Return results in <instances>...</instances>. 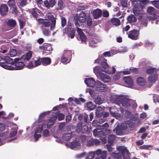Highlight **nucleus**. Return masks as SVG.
I'll return each instance as SVG.
<instances>
[{
  "mask_svg": "<svg viewBox=\"0 0 159 159\" xmlns=\"http://www.w3.org/2000/svg\"><path fill=\"white\" fill-rule=\"evenodd\" d=\"M25 61L20 57L15 58L11 65H14L15 66L13 67L11 66H6V69L9 70H20L24 68L25 64Z\"/></svg>",
  "mask_w": 159,
  "mask_h": 159,
  "instance_id": "f257e3e1",
  "label": "nucleus"
},
{
  "mask_svg": "<svg viewBox=\"0 0 159 159\" xmlns=\"http://www.w3.org/2000/svg\"><path fill=\"white\" fill-rule=\"evenodd\" d=\"M116 101L118 104L121 103L123 106L128 107L130 106L132 101L125 97L118 96L116 97Z\"/></svg>",
  "mask_w": 159,
  "mask_h": 159,
  "instance_id": "f03ea898",
  "label": "nucleus"
},
{
  "mask_svg": "<svg viewBox=\"0 0 159 159\" xmlns=\"http://www.w3.org/2000/svg\"><path fill=\"white\" fill-rule=\"evenodd\" d=\"M41 20V19L39 18L38 19V21L42 25L43 28H48L50 27L51 30H52L54 29L56 24V20H53L52 21L46 20L40 21Z\"/></svg>",
  "mask_w": 159,
  "mask_h": 159,
  "instance_id": "7ed1b4c3",
  "label": "nucleus"
},
{
  "mask_svg": "<svg viewBox=\"0 0 159 159\" xmlns=\"http://www.w3.org/2000/svg\"><path fill=\"white\" fill-rule=\"evenodd\" d=\"M101 126L99 125H97L96 129L94 130L93 131V134L95 137H102L103 139H101L103 143H105L106 142V139H105V135L103 134V132L101 130L98 131L100 129L99 128Z\"/></svg>",
  "mask_w": 159,
  "mask_h": 159,
  "instance_id": "20e7f679",
  "label": "nucleus"
},
{
  "mask_svg": "<svg viewBox=\"0 0 159 159\" xmlns=\"http://www.w3.org/2000/svg\"><path fill=\"white\" fill-rule=\"evenodd\" d=\"M13 62V60L8 56H4L3 58L0 57V66L6 69V63L11 64Z\"/></svg>",
  "mask_w": 159,
  "mask_h": 159,
  "instance_id": "39448f33",
  "label": "nucleus"
},
{
  "mask_svg": "<svg viewBox=\"0 0 159 159\" xmlns=\"http://www.w3.org/2000/svg\"><path fill=\"white\" fill-rule=\"evenodd\" d=\"M107 61V60L104 59L103 57H99L95 61V63H100L101 62L102 67L101 70L102 71L104 72V70H108L109 68V65L106 62Z\"/></svg>",
  "mask_w": 159,
  "mask_h": 159,
  "instance_id": "423d86ee",
  "label": "nucleus"
},
{
  "mask_svg": "<svg viewBox=\"0 0 159 159\" xmlns=\"http://www.w3.org/2000/svg\"><path fill=\"white\" fill-rule=\"evenodd\" d=\"M45 126L46 125L43 124L41 126H39L36 129L34 135V138L35 139L36 141H37L38 139L41 137V133L42 130L43 129L45 128Z\"/></svg>",
  "mask_w": 159,
  "mask_h": 159,
  "instance_id": "0eeeda50",
  "label": "nucleus"
},
{
  "mask_svg": "<svg viewBox=\"0 0 159 159\" xmlns=\"http://www.w3.org/2000/svg\"><path fill=\"white\" fill-rule=\"evenodd\" d=\"M141 7L139 6L134 7L133 11L134 14L136 16L139 15V19H141L142 17L145 14V13L142 10H140L139 8Z\"/></svg>",
  "mask_w": 159,
  "mask_h": 159,
  "instance_id": "6e6552de",
  "label": "nucleus"
},
{
  "mask_svg": "<svg viewBox=\"0 0 159 159\" xmlns=\"http://www.w3.org/2000/svg\"><path fill=\"white\" fill-rule=\"evenodd\" d=\"M139 34V30H134L129 32L128 34L129 38L133 40H136L138 39Z\"/></svg>",
  "mask_w": 159,
  "mask_h": 159,
  "instance_id": "1a4fd4ad",
  "label": "nucleus"
},
{
  "mask_svg": "<svg viewBox=\"0 0 159 159\" xmlns=\"http://www.w3.org/2000/svg\"><path fill=\"white\" fill-rule=\"evenodd\" d=\"M95 87L97 90L100 91H105L107 90L106 86L99 80L96 81Z\"/></svg>",
  "mask_w": 159,
  "mask_h": 159,
  "instance_id": "9d476101",
  "label": "nucleus"
},
{
  "mask_svg": "<svg viewBox=\"0 0 159 159\" xmlns=\"http://www.w3.org/2000/svg\"><path fill=\"white\" fill-rule=\"evenodd\" d=\"M84 82L86 85L89 87H93L94 86H95L96 82H95L94 80L92 78L86 79Z\"/></svg>",
  "mask_w": 159,
  "mask_h": 159,
  "instance_id": "9b49d317",
  "label": "nucleus"
},
{
  "mask_svg": "<svg viewBox=\"0 0 159 159\" xmlns=\"http://www.w3.org/2000/svg\"><path fill=\"white\" fill-rule=\"evenodd\" d=\"M109 111L111 115L113 117H116L117 119H119L120 117V114L116 112V108L114 107H109Z\"/></svg>",
  "mask_w": 159,
  "mask_h": 159,
  "instance_id": "f8f14e48",
  "label": "nucleus"
},
{
  "mask_svg": "<svg viewBox=\"0 0 159 159\" xmlns=\"http://www.w3.org/2000/svg\"><path fill=\"white\" fill-rule=\"evenodd\" d=\"M101 80L104 82L108 83L111 81V78L108 75L104 73L100 74L99 76Z\"/></svg>",
  "mask_w": 159,
  "mask_h": 159,
  "instance_id": "ddd939ff",
  "label": "nucleus"
},
{
  "mask_svg": "<svg viewBox=\"0 0 159 159\" xmlns=\"http://www.w3.org/2000/svg\"><path fill=\"white\" fill-rule=\"evenodd\" d=\"M56 3V2L55 0H50L49 1L45 0L44 2V6L48 8L53 7L55 5Z\"/></svg>",
  "mask_w": 159,
  "mask_h": 159,
  "instance_id": "4468645a",
  "label": "nucleus"
},
{
  "mask_svg": "<svg viewBox=\"0 0 159 159\" xmlns=\"http://www.w3.org/2000/svg\"><path fill=\"white\" fill-rule=\"evenodd\" d=\"M70 148L72 149H78L81 147L80 144L76 141H75L70 143Z\"/></svg>",
  "mask_w": 159,
  "mask_h": 159,
  "instance_id": "2eb2a0df",
  "label": "nucleus"
},
{
  "mask_svg": "<svg viewBox=\"0 0 159 159\" xmlns=\"http://www.w3.org/2000/svg\"><path fill=\"white\" fill-rule=\"evenodd\" d=\"M102 14V11L99 9H97L93 10V15L95 19L100 17L101 16Z\"/></svg>",
  "mask_w": 159,
  "mask_h": 159,
  "instance_id": "dca6fc26",
  "label": "nucleus"
},
{
  "mask_svg": "<svg viewBox=\"0 0 159 159\" xmlns=\"http://www.w3.org/2000/svg\"><path fill=\"white\" fill-rule=\"evenodd\" d=\"M78 20L80 23L85 22L86 20V14L83 12H81L78 17Z\"/></svg>",
  "mask_w": 159,
  "mask_h": 159,
  "instance_id": "f3484780",
  "label": "nucleus"
},
{
  "mask_svg": "<svg viewBox=\"0 0 159 159\" xmlns=\"http://www.w3.org/2000/svg\"><path fill=\"white\" fill-rule=\"evenodd\" d=\"M18 127L16 124H13L12 125V128L10 134L11 137H13L15 136L17 133Z\"/></svg>",
  "mask_w": 159,
  "mask_h": 159,
  "instance_id": "a211bd4d",
  "label": "nucleus"
},
{
  "mask_svg": "<svg viewBox=\"0 0 159 159\" xmlns=\"http://www.w3.org/2000/svg\"><path fill=\"white\" fill-rule=\"evenodd\" d=\"M8 11V8L6 5H1L0 7V13L3 16L6 14Z\"/></svg>",
  "mask_w": 159,
  "mask_h": 159,
  "instance_id": "6ab92c4d",
  "label": "nucleus"
},
{
  "mask_svg": "<svg viewBox=\"0 0 159 159\" xmlns=\"http://www.w3.org/2000/svg\"><path fill=\"white\" fill-rule=\"evenodd\" d=\"M33 52L30 51L24 55L20 58L24 61L29 60L32 56Z\"/></svg>",
  "mask_w": 159,
  "mask_h": 159,
  "instance_id": "aec40b11",
  "label": "nucleus"
},
{
  "mask_svg": "<svg viewBox=\"0 0 159 159\" xmlns=\"http://www.w3.org/2000/svg\"><path fill=\"white\" fill-rule=\"evenodd\" d=\"M125 82L129 85V87H131L133 84V83L132 79L129 76L125 77L124 78Z\"/></svg>",
  "mask_w": 159,
  "mask_h": 159,
  "instance_id": "412c9836",
  "label": "nucleus"
},
{
  "mask_svg": "<svg viewBox=\"0 0 159 159\" xmlns=\"http://www.w3.org/2000/svg\"><path fill=\"white\" fill-rule=\"evenodd\" d=\"M54 114L55 115L53 116L52 118L49 120V122L47 125V128H49L51 126H52L54 124V121L57 119L56 114L55 113Z\"/></svg>",
  "mask_w": 159,
  "mask_h": 159,
  "instance_id": "4be33fe9",
  "label": "nucleus"
},
{
  "mask_svg": "<svg viewBox=\"0 0 159 159\" xmlns=\"http://www.w3.org/2000/svg\"><path fill=\"white\" fill-rule=\"evenodd\" d=\"M40 48L43 50V51L47 53H49L52 50V48L51 45L49 44L46 45L45 47H40Z\"/></svg>",
  "mask_w": 159,
  "mask_h": 159,
  "instance_id": "5701e85b",
  "label": "nucleus"
},
{
  "mask_svg": "<svg viewBox=\"0 0 159 159\" xmlns=\"http://www.w3.org/2000/svg\"><path fill=\"white\" fill-rule=\"evenodd\" d=\"M147 12L150 15H153V17L152 19H154L155 18V14L156 12V10L152 7H148L147 9Z\"/></svg>",
  "mask_w": 159,
  "mask_h": 159,
  "instance_id": "b1692460",
  "label": "nucleus"
},
{
  "mask_svg": "<svg viewBox=\"0 0 159 159\" xmlns=\"http://www.w3.org/2000/svg\"><path fill=\"white\" fill-rule=\"evenodd\" d=\"M158 79V74H155L150 75L148 78V80L151 83H154Z\"/></svg>",
  "mask_w": 159,
  "mask_h": 159,
  "instance_id": "393cba45",
  "label": "nucleus"
},
{
  "mask_svg": "<svg viewBox=\"0 0 159 159\" xmlns=\"http://www.w3.org/2000/svg\"><path fill=\"white\" fill-rule=\"evenodd\" d=\"M42 63L43 66H47L49 65L51 63V59L48 57H44L41 59Z\"/></svg>",
  "mask_w": 159,
  "mask_h": 159,
  "instance_id": "a878e982",
  "label": "nucleus"
},
{
  "mask_svg": "<svg viewBox=\"0 0 159 159\" xmlns=\"http://www.w3.org/2000/svg\"><path fill=\"white\" fill-rule=\"evenodd\" d=\"M101 70L102 68H101L98 66H96L94 68L93 71L97 76H100V74L102 73L101 72V71H102Z\"/></svg>",
  "mask_w": 159,
  "mask_h": 159,
  "instance_id": "bb28decb",
  "label": "nucleus"
},
{
  "mask_svg": "<svg viewBox=\"0 0 159 159\" xmlns=\"http://www.w3.org/2000/svg\"><path fill=\"white\" fill-rule=\"evenodd\" d=\"M72 136V133L70 132H67L64 134L63 135V139L66 141L69 140Z\"/></svg>",
  "mask_w": 159,
  "mask_h": 159,
  "instance_id": "cd10ccee",
  "label": "nucleus"
},
{
  "mask_svg": "<svg viewBox=\"0 0 159 159\" xmlns=\"http://www.w3.org/2000/svg\"><path fill=\"white\" fill-rule=\"evenodd\" d=\"M8 55L11 57L16 56L17 54V51L15 49H10L9 51Z\"/></svg>",
  "mask_w": 159,
  "mask_h": 159,
  "instance_id": "c85d7f7f",
  "label": "nucleus"
},
{
  "mask_svg": "<svg viewBox=\"0 0 159 159\" xmlns=\"http://www.w3.org/2000/svg\"><path fill=\"white\" fill-rule=\"evenodd\" d=\"M88 129V127L86 125H84L83 126V127H80V128H77L76 131L78 132L81 131L82 132L85 133L87 131Z\"/></svg>",
  "mask_w": 159,
  "mask_h": 159,
  "instance_id": "c756f323",
  "label": "nucleus"
},
{
  "mask_svg": "<svg viewBox=\"0 0 159 159\" xmlns=\"http://www.w3.org/2000/svg\"><path fill=\"white\" fill-rule=\"evenodd\" d=\"M112 24L116 26L119 25L120 24V20L117 18H113L111 20Z\"/></svg>",
  "mask_w": 159,
  "mask_h": 159,
  "instance_id": "7c9ffc66",
  "label": "nucleus"
},
{
  "mask_svg": "<svg viewBox=\"0 0 159 159\" xmlns=\"http://www.w3.org/2000/svg\"><path fill=\"white\" fill-rule=\"evenodd\" d=\"M70 61V58H68L62 55L61 58V61L64 64L69 63Z\"/></svg>",
  "mask_w": 159,
  "mask_h": 159,
  "instance_id": "2f4dec72",
  "label": "nucleus"
},
{
  "mask_svg": "<svg viewBox=\"0 0 159 159\" xmlns=\"http://www.w3.org/2000/svg\"><path fill=\"white\" fill-rule=\"evenodd\" d=\"M137 81L138 84L140 85H143L145 84V80L142 77H139L137 78Z\"/></svg>",
  "mask_w": 159,
  "mask_h": 159,
  "instance_id": "473e14b6",
  "label": "nucleus"
},
{
  "mask_svg": "<svg viewBox=\"0 0 159 159\" xmlns=\"http://www.w3.org/2000/svg\"><path fill=\"white\" fill-rule=\"evenodd\" d=\"M72 52L70 50H64L63 55L68 58H70L72 55Z\"/></svg>",
  "mask_w": 159,
  "mask_h": 159,
  "instance_id": "72a5a7b5",
  "label": "nucleus"
},
{
  "mask_svg": "<svg viewBox=\"0 0 159 159\" xmlns=\"http://www.w3.org/2000/svg\"><path fill=\"white\" fill-rule=\"evenodd\" d=\"M127 19L130 23L135 22L137 20L136 18L133 15H131L128 16Z\"/></svg>",
  "mask_w": 159,
  "mask_h": 159,
  "instance_id": "f704fd0d",
  "label": "nucleus"
},
{
  "mask_svg": "<svg viewBox=\"0 0 159 159\" xmlns=\"http://www.w3.org/2000/svg\"><path fill=\"white\" fill-rule=\"evenodd\" d=\"M43 33L44 35L46 36H49L51 34V32L49 30L46 29V28H43Z\"/></svg>",
  "mask_w": 159,
  "mask_h": 159,
  "instance_id": "c9c22d12",
  "label": "nucleus"
},
{
  "mask_svg": "<svg viewBox=\"0 0 159 159\" xmlns=\"http://www.w3.org/2000/svg\"><path fill=\"white\" fill-rule=\"evenodd\" d=\"M87 107L89 109L92 110L95 108L96 106L93 105L91 102H89L87 103Z\"/></svg>",
  "mask_w": 159,
  "mask_h": 159,
  "instance_id": "e433bc0d",
  "label": "nucleus"
},
{
  "mask_svg": "<svg viewBox=\"0 0 159 159\" xmlns=\"http://www.w3.org/2000/svg\"><path fill=\"white\" fill-rule=\"evenodd\" d=\"M89 142H91V144H88L89 146H91L94 144H95L96 145H98L100 143V141L97 139H92L90 140Z\"/></svg>",
  "mask_w": 159,
  "mask_h": 159,
  "instance_id": "4c0bfd02",
  "label": "nucleus"
},
{
  "mask_svg": "<svg viewBox=\"0 0 159 159\" xmlns=\"http://www.w3.org/2000/svg\"><path fill=\"white\" fill-rule=\"evenodd\" d=\"M102 102L103 100L99 96H97L95 99V102L96 104L100 105Z\"/></svg>",
  "mask_w": 159,
  "mask_h": 159,
  "instance_id": "58836bf2",
  "label": "nucleus"
},
{
  "mask_svg": "<svg viewBox=\"0 0 159 159\" xmlns=\"http://www.w3.org/2000/svg\"><path fill=\"white\" fill-rule=\"evenodd\" d=\"M149 1L148 0H142L140 1L139 4V6L141 7V9H143V6H142V4L145 5L147 4Z\"/></svg>",
  "mask_w": 159,
  "mask_h": 159,
  "instance_id": "ea45409f",
  "label": "nucleus"
},
{
  "mask_svg": "<svg viewBox=\"0 0 159 159\" xmlns=\"http://www.w3.org/2000/svg\"><path fill=\"white\" fill-rule=\"evenodd\" d=\"M16 24V21L13 20H10L7 22V24L10 26H15Z\"/></svg>",
  "mask_w": 159,
  "mask_h": 159,
  "instance_id": "a19ab883",
  "label": "nucleus"
},
{
  "mask_svg": "<svg viewBox=\"0 0 159 159\" xmlns=\"http://www.w3.org/2000/svg\"><path fill=\"white\" fill-rule=\"evenodd\" d=\"M18 5L21 7H24L27 4L26 0H21L17 3Z\"/></svg>",
  "mask_w": 159,
  "mask_h": 159,
  "instance_id": "79ce46f5",
  "label": "nucleus"
},
{
  "mask_svg": "<svg viewBox=\"0 0 159 159\" xmlns=\"http://www.w3.org/2000/svg\"><path fill=\"white\" fill-rule=\"evenodd\" d=\"M132 4L134 5V7L138 6H139L140 0H130Z\"/></svg>",
  "mask_w": 159,
  "mask_h": 159,
  "instance_id": "37998d69",
  "label": "nucleus"
},
{
  "mask_svg": "<svg viewBox=\"0 0 159 159\" xmlns=\"http://www.w3.org/2000/svg\"><path fill=\"white\" fill-rule=\"evenodd\" d=\"M152 148V146L151 145H143L140 147V149H149Z\"/></svg>",
  "mask_w": 159,
  "mask_h": 159,
  "instance_id": "c03bdc74",
  "label": "nucleus"
},
{
  "mask_svg": "<svg viewBox=\"0 0 159 159\" xmlns=\"http://www.w3.org/2000/svg\"><path fill=\"white\" fill-rule=\"evenodd\" d=\"M116 71V69L114 67H112V70L110 71L109 69L107 70H104V72L108 74H113Z\"/></svg>",
  "mask_w": 159,
  "mask_h": 159,
  "instance_id": "a18cd8bd",
  "label": "nucleus"
},
{
  "mask_svg": "<svg viewBox=\"0 0 159 159\" xmlns=\"http://www.w3.org/2000/svg\"><path fill=\"white\" fill-rule=\"evenodd\" d=\"M45 17L48 19L50 21H52L53 20H55V18H54V16L52 15L51 13H48L45 16Z\"/></svg>",
  "mask_w": 159,
  "mask_h": 159,
  "instance_id": "49530a36",
  "label": "nucleus"
},
{
  "mask_svg": "<svg viewBox=\"0 0 159 159\" xmlns=\"http://www.w3.org/2000/svg\"><path fill=\"white\" fill-rule=\"evenodd\" d=\"M151 3L157 8H159V0L151 1Z\"/></svg>",
  "mask_w": 159,
  "mask_h": 159,
  "instance_id": "de8ad7c7",
  "label": "nucleus"
},
{
  "mask_svg": "<svg viewBox=\"0 0 159 159\" xmlns=\"http://www.w3.org/2000/svg\"><path fill=\"white\" fill-rule=\"evenodd\" d=\"M102 109L101 108H98L95 112L96 115L98 117H100L102 114V112L101 111V110H102Z\"/></svg>",
  "mask_w": 159,
  "mask_h": 159,
  "instance_id": "09e8293b",
  "label": "nucleus"
},
{
  "mask_svg": "<svg viewBox=\"0 0 159 159\" xmlns=\"http://www.w3.org/2000/svg\"><path fill=\"white\" fill-rule=\"evenodd\" d=\"M107 157V152L106 151H103L101 154L100 157L102 159H106Z\"/></svg>",
  "mask_w": 159,
  "mask_h": 159,
  "instance_id": "8fccbe9b",
  "label": "nucleus"
},
{
  "mask_svg": "<svg viewBox=\"0 0 159 159\" xmlns=\"http://www.w3.org/2000/svg\"><path fill=\"white\" fill-rule=\"evenodd\" d=\"M95 155V152H89V155L86 157L88 159H93Z\"/></svg>",
  "mask_w": 159,
  "mask_h": 159,
  "instance_id": "3c124183",
  "label": "nucleus"
},
{
  "mask_svg": "<svg viewBox=\"0 0 159 159\" xmlns=\"http://www.w3.org/2000/svg\"><path fill=\"white\" fill-rule=\"evenodd\" d=\"M34 65L35 67L39 65L41 63H42L41 59L39 58L38 60L35 61L34 62Z\"/></svg>",
  "mask_w": 159,
  "mask_h": 159,
  "instance_id": "603ef678",
  "label": "nucleus"
},
{
  "mask_svg": "<svg viewBox=\"0 0 159 159\" xmlns=\"http://www.w3.org/2000/svg\"><path fill=\"white\" fill-rule=\"evenodd\" d=\"M108 141L110 143L113 142L115 139V136L114 135H110L108 137Z\"/></svg>",
  "mask_w": 159,
  "mask_h": 159,
  "instance_id": "864d4df0",
  "label": "nucleus"
},
{
  "mask_svg": "<svg viewBox=\"0 0 159 159\" xmlns=\"http://www.w3.org/2000/svg\"><path fill=\"white\" fill-rule=\"evenodd\" d=\"M8 5L10 7H13L15 6V3L14 0H9L8 2Z\"/></svg>",
  "mask_w": 159,
  "mask_h": 159,
  "instance_id": "5fc2aeb1",
  "label": "nucleus"
},
{
  "mask_svg": "<svg viewBox=\"0 0 159 159\" xmlns=\"http://www.w3.org/2000/svg\"><path fill=\"white\" fill-rule=\"evenodd\" d=\"M19 21L20 25V29H22L23 28L25 24V21L21 20H19Z\"/></svg>",
  "mask_w": 159,
  "mask_h": 159,
  "instance_id": "6e6d98bb",
  "label": "nucleus"
},
{
  "mask_svg": "<svg viewBox=\"0 0 159 159\" xmlns=\"http://www.w3.org/2000/svg\"><path fill=\"white\" fill-rule=\"evenodd\" d=\"M86 155V153L84 152L80 154H77L76 156L77 158H80L84 157Z\"/></svg>",
  "mask_w": 159,
  "mask_h": 159,
  "instance_id": "4d7b16f0",
  "label": "nucleus"
},
{
  "mask_svg": "<svg viewBox=\"0 0 159 159\" xmlns=\"http://www.w3.org/2000/svg\"><path fill=\"white\" fill-rule=\"evenodd\" d=\"M27 67L29 69H32L35 67L32 61L30 62L27 66Z\"/></svg>",
  "mask_w": 159,
  "mask_h": 159,
  "instance_id": "13d9d810",
  "label": "nucleus"
},
{
  "mask_svg": "<svg viewBox=\"0 0 159 159\" xmlns=\"http://www.w3.org/2000/svg\"><path fill=\"white\" fill-rule=\"evenodd\" d=\"M120 72L117 73L114 77V79L115 80H118L120 77Z\"/></svg>",
  "mask_w": 159,
  "mask_h": 159,
  "instance_id": "bf43d9fd",
  "label": "nucleus"
},
{
  "mask_svg": "<svg viewBox=\"0 0 159 159\" xmlns=\"http://www.w3.org/2000/svg\"><path fill=\"white\" fill-rule=\"evenodd\" d=\"M5 125L1 123H0V132L4 130L5 129Z\"/></svg>",
  "mask_w": 159,
  "mask_h": 159,
  "instance_id": "052dcab7",
  "label": "nucleus"
},
{
  "mask_svg": "<svg viewBox=\"0 0 159 159\" xmlns=\"http://www.w3.org/2000/svg\"><path fill=\"white\" fill-rule=\"evenodd\" d=\"M37 12L40 13V11L37 8H35L34 11H33L32 13V15L34 17H36L37 16Z\"/></svg>",
  "mask_w": 159,
  "mask_h": 159,
  "instance_id": "680f3d73",
  "label": "nucleus"
},
{
  "mask_svg": "<svg viewBox=\"0 0 159 159\" xmlns=\"http://www.w3.org/2000/svg\"><path fill=\"white\" fill-rule=\"evenodd\" d=\"M61 26L62 27L64 26L66 23V20L64 17H62L61 18Z\"/></svg>",
  "mask_w": 159,
  "mask_h": 159,
  "instance_id": "e2e57ef3",
  "label": "nucleus"
},
{
  "mask_svg": "<svg viewBox=\"0 0 159 159\" xmlns=\"http://www.w3.org/2000/svg\"><path fill=\"white\" fill-rule=\"evenodd\" d=\"M80 38L81 39V40L85 42L86 40V38L84 34L83 35H81L80 36Z\"/></svg>",
  "mask_w": 159,
  "mask_h": 159,
  "instance_id": "0e129e2a",
  "label": "nucleus"
},
{
  "mask_svg": "<svg viewBox=\"0 0 159 159\" xmlns=\"http://www.w3.org/2000/svg\"><path fill=\"white\" fill-rule=\"evenodd\" d=\"M58 119L59 120H61L64 119L65 116L61 113L59 114L58 115Z\"/></svg>",
  "mask_w": 159,
  "mask_h": 159,
  "instance_id": "69168bd1",
  "label": "nucleus"
},
{
  "mask_svg": "<svg viewBox=\"0 0 159 159\" xmlns=\"http://www.w3.org/2000/svg\"><path fill=\"white\" fill-rule=\"evenodd\" d=\"M154 69L153 68L150 67L147 69L146 70V72L149 74L152 73L154 72Z\"/></svg>",
  "mask_w": 159,
  "mask_h": 159,
  "instance_id": "338daca9",
  "label": "nucleus"
},
{
  "mask_svg": "<svg viewBox=\"0 0 159 159\" xmlns=\"http://www.w3.org/2000/svg\"><path fill=\"white\" fill-rule=\"evenodd\" d=\"M86 93H89L91 95H92L93 94V91L90 89L87 88L86 89Z\"/></svg>",
  "mask_w": 159,
  "mask_h": 159,
  "instance_id": "774afa93",
  "label": "nucleus"
}]
</instances>
